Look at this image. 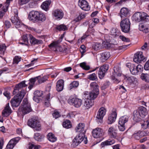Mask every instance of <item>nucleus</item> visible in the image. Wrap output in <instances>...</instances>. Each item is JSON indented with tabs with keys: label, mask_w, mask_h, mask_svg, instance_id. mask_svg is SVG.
<instances>
[{
	"label": "nucleus",
	"mask_w": 149,
	"mask_h": 149,
	"mask_svg": "<svg viewBox=\"0 0 149 149\" xmlns=\"http://www.w3.org/2000/svg\"><path fill=\"white\" fill-rule=\"evenodd\" d=\"M27 124L29 126L34 129V131H40L41 130V125L38 120L36 117L29 120Z\"/></svg>",
	"instance_id": "nucleus-3"
},
{
	"label": "nucleus",
	"mask_w": 149,
	"mask_h": 149,
	"mask_svg": "<svg viewBox=\"0 0 149 149\" xmlns=\"http://www.w3.org/2000/svg\"><path fill=\"white\" fill-rule=\"evenodd\" d=\"M130 11V10L126 8H122L120 10V17L122 18L127 16L129 15Z\"/></svg>",
	"instance_id": "nucleus-24"
},
{
	"label": "nucleus",
	"mask_w": 149,
	"mask_h": 149,
	"mask_svg": "<svg viewBox=\"0 0 149 149\" xmlns=\"http://www.w3.org/2000/svg\"><path fill=\"white\" fill-rule=\"evenodd\" d=\"M80 66L84 69L85 70H88L90 69V66L87 65L85 62L82 63L80 64Z\"/></svg>",
	"instance_id": "nucleus-51"
},
{
	"label": "nucleus",
	"mask_w": 149,
	"mask_h": 149,
	"mask_svg": "<svg viewBox=\"0 0 149 149\" xmlns=\"http://www.w3.org/2000/svg\"><path fill=\"white\" fill-rule=\"evenodd\" d=\"M90 86L92 91L89 94H86L93 96V97L96 98L99 93V86L95 82L91 83Z\"/></svg>",
	"instance_id": "nucleus-7"
},
{
	"label": "nucleus",
	"mask_w": 149,
	"mask_h": 149,
	"mask_svg": "<svg viewBox=\"0 0 149 149\" xmlns=\"http://www.w3.org/2000/svg\"><path fill=\"white\" fill-rule=\"evenodd\" d=\"M102 44L99 42L94 43L93 46V49L96 51L102 48Z\"/></svg>",
	"instance_id": "nucleus-47"
},
{
	"label": "nucleus",
	"mask_w": 149,
	"mask_h": 149,
	"mask_svg": "<svg viewBox=\"0 0 149 149\" xmlns=\"http://www.w3.org/2000/svg\"><path fill=\"white\" fill-rule=\"evenodd\" d=\"M115 142V141L114 139H108L102 142V145L103 146H110L113 144Z\"/></svg>",
	"instance_id": "nucleus-42"
},
{
	"label": "nucleus",
	"mask_w": 149,
	"mask_h": 149,
	"mask_svg": "<svg viewBox=\"0 0 149 149\" xmlns=\"http://www.w3.org/2000/svg\"><path fill=\"white\" fill-rule=\"evenodd\" d=\"M143 135H148V134L146 131L142 132L139 131L136 133H134L133 135V136L135 139L138 140Z\"/></svg>",
	"instance_id": "nucleus-27"
},
{
	"label": "nucleus",
	"mask_w": 149,
	"mask_h": 149,
	"mask_svg": "<svg viewBox=\"0 0 149 149\" xmlns=\"http://www.w3.org/2000/svg\"><path fill=\"white\" fill-rule=\"evenodd\" d=\"M78 5L81 9L85 11H88L90 9V7L85 0H79Z\"/></svg>",
	"instance_id": "nucleus-16"
},
{
	"label": "nucleus",
	"mask_w": 149,
	"mask_h": 149,
	"mask_svg": "<svg viewBox=\"0 0 149 149\" xmlns=\"http://www.w3.org/2000/svg\"><path fill=\"white\" fill-rule=\"evenodd\" d=\"M117 114L115 110L113 111L108 116L107 123L111 124L114 123L116 120Z\"/></svg>",
	"instance_id": "nucleus-19"
},
{
	"label": "nucleus",
	"mask_w": 149,
	"mask_h": 149,
	"mask_svg": "<svg viewBox=\"0 0 149 149\" xmlns=\"http://www.w3.org/2000/svg\"><path fill=\"white\" fill-rule=\"evenodd\" d=\"M56 28L57 30L59 31H65L67 30L68 29V27L63 24L57 26Z\"/></svg>",
	"instance_id": "nucleus-44"
},
{
	"label": "nucleus",
	"mask_w": 149,
	"mask_h": 149,
	"mask_svg": "<svg viewBox=\"0 0 149 149\" xmlns=\"http://www.w3.org/2000/svg\"><path fill=\"white\" fill-rule=\"evenodd\" d=\"M21 58L18 56H15L13 59V63L17 64L21 61Z\"/></svg>",
	"instance_id": "nucleus-57"
},
{
	"label": "nucleus",
	"mask_w": 149,
	"mask_h": 149,
	"mask_svg": "<svg viewBox=\"0 0 149 149\" xmlns=\"http://www.w3.org/2000/svg\"><path fill=\"white\" fill-rule=\"evenodd\" d=\"M140 114L139 111L135 110L134 111L133 115L134 116L133 119L134 120L136 121H138L141 118Z\"/></svg>",
	"instance_id": "nucleus-37"
},
{
	"label": "nucleus",
	"mask_w": 149,
	"mask_h": 149,
	"mask_svg": "<svg viewBox=\"0 0 149 149\" xmlns=\"http://www.w3.org/2000/svg\"><path fill=\"white\" fill-rule=\"evenodd\" d=\"M68 102L70 104L73 105L75 107L77 108L79 107L81 105L82 103L81 100L77 98L69 99Z\"/></svg>",
	"instance_id": "nucleus-11"
},
{
	"label": "nucleus",
	"mask_w": 149,
	"mask_h": 149,
	"mask_svg": "<svg viewBox=\"0 0 149 149\" xmlns=\"http://www.w3.org/2000/svg\"><path fill=\"white\" fill-rule=\"evenodd\" d=\"M130 25V22L129 19L128 18L123 19L120 24L121 31L125 33H128L129 32Z\"/></svg>",
	"instance_id": "nucleus-5"
},
{
	"label": "nucleus",
	"mask_w": 149,
	"mask_h": 149,
	"mask_svg": "<svg viewBox=\"0 0 149 149\" xmlns=\"http://www.w3.org/2000/svg\"><path fill=\"white\" fill-rule=\"evenodd\" d=\"M40 147V146H37L32 143H30L29 144V149H38Z\"/></svg>",
	"instance_id": "nucleus-53"
},
{
	"label": "nucleus",
	"mask_w": 149,
	"mask_h": 149,
	"mask_svg": "<svg viewBox=\"0 0 149 149\" xmlns=\"http://www.w3.org/2000/svg\"><path fill=\"white\" fill-rule=\"evenodd\" d=\"M52 15L55 17L56 19L59 20L63 17L64 15V13L61 10L57 9L53 12Z\"/></svg>",
	"instance_id": "nucleus-17"
},
{
	"label": "nucleus",
	"mask_w": 149,
	"mask_h": 149,
	"mask_svg": "<svg viewBox=\"0 0 149 149\" xmlns=\"http://www.w3.org/2000/svg\"><path fill=\"white\" fill-rule=\"evenodd\" d=\"M120 38L123 41L128 42H130V39L123 36H119Z\"/></svg>",
	"instance_id": "nucleus-63"
},
{
	"label": "nucleus",
	"mask_w": 149,
	"mask_h": 149,
	"mask_svg": "<svg viewBox=\"0 0 149 149\" xmlns=\"http://www.w3.org/2000/svg\"><path fill=\"white\" fill-rule=\"evenodd\" d=\"M45 137V136L43 134H41L38 133H36L35 134L34 138L38 141H41Z\"/></svg>",
	"instance_id": "nucleus-36"
},
{
	"label": "nucleus",
	"mask_w": 149,
	"mask_h": 149,
	"mask_svg": "<svg viewBox=\"0 0 149 149\" xmlns=\"http://www.w3.org/2000/svg\"><path fill=\"white\" fill-rule=\"evenodd\" d=\"M29 0H19L18 3L20 5H22L28 3Z\"/></svg>",
	"instance_id": "nucleus-61"
},
{
	"label": "nucleus",
	"mask_w": 149,
	"mask_h": 149,
	"mask_svg": "<svg viewBox=\"0 0 149 149\" xmlns=\"http://www.w3.org/2000/svg\"><path fill=\"white\" fill-rule=\"evenodd\" d=\"M103 135V130L100 128H97L93 130L92 135L95 138L101 137Z\"/></svg>",
	"instance_id": "nucleus-18"
},
{
	"label": "nucleus",
	"mask_w": 149,
	"mask_h": 149,
	"mask_svg": "<svg viewBox=\"0 0 149 149\" xmlns=\"http://www.w3.org/2000/svg\"><path fill=\"white\" fill-rule=\"evenodd\" d=\"M64 85V81L62 79L58 80L56 84V90L58 92L62 91Z\"/></svg>",
	"instance_id": "nucleus-25"
},
{
	"label": "nucleus",
	"mask_w": 149,
	"mask_h": 149,
	"mask_svg": "<svg viewBox=\"0 0 149 149\" xmlns=\"http://www.w3.org/2000/svg\"><path fill=\"white\" fill-rule=\"evenodd\" d=\"M86 16V14L84 13L79 14L78 16L77 17L74 19V21L77 22L82 19L84 18Z\"/></svg>",
	"instance_id": "nucleus-50"
},
{
	"label": "nucleus",
	"mask_w": 149,
	"mask_h": 149,
	"mask_svg": "<svg viewBox=\"0 0 149 149\" xmlns=\"http://www.w3.org/2000/svg\"><path fill=\"white\" fill-rule=\"evenodd\" d=\"M100 55V59L103 62H104L107 60L110 56V53L107 52L101 53Z\"/></svg>",
	"instance_id": "nucleus-26"
},
{
	"label": "nucleus",
	"mask_w": 149,
	"mask_h": 149,
	"mask_svg": "<svg viewBox=\"0 0 149 149\" xmlns=\"http://www.w3.org/2000/svg\"><path fill=\"white\" fill-rule=\"evenodd\" d=\"M141 126L144 130L149 127V120L146 121H144L143 122L141 123Z\"/></svg>",
	"instance_id": "nucleus-52"
},
{
	"label": "nucleus",
	"mask_w": 149,
	"mask_h": 149,
	"mask_svg": "<svg viewBox=\"0 0 149 149\" xmlns=\"http://www.w3.org/2000/svg\"><path fill=\"white\" fill-rule=\"evenodd\" d=\"M106 109L104 107H101L99 109L96 118L97 119L100 120L99 121L100 123L102 122V119L106 114Z\"/></svg>",
	"instance_id": "nucleus-15"
},
{
	"label": "nucleus",
	"mask_w": 149,
	"mask_h": 149,
	"mask_svg": "<svg viewBox=\"0 0 149 149\" xmlns=\"http://www.w3.org/2000/svg\"><path fill=\"white\" fill-rule=\"evenodd\" d=\"M11 113L12 110L9 106V103H8L2 112V115L3 117H7L9 116Z\"/></svg>",
	"instance_id": "nucleus-20"
},
{
	"label": "nucleus",
	"mask_w": 149,
	"mask_h": 149,
	"mask_svg": "<svg viewBox=\"0 0 149 149\" xmlns=\"http://www.w3.org/2000/svg\"><path fill=\"white\" fill-rule=\"evenodd\" d=\"M48 139L50 141L54 142L57 140L56 137L52 133H49L47 136Z\"/></svg>",
	"instance_id": "nucleus-33"
},
{
	"label": "nucleus",
	"mask_w": 149,
	"mask_h": 149,
	"mask_svg": "<svg viewBox=\"0 0 149 149\" xmlns=\"http://www.w3.org/2000/svg\"><path fill=\"white\" fill-rule=\"evenodd\" d=\"M85 137V134L84 133H79L76 135L73 140L72 145L74 147L77 146L83 141Z\"/></svg>",
	"instance_id": "nucleus-8"
},
{
	"label": "nucleus",
	"mask_w": 149,
	"mask_h": 149,
	"mask_svg": "<svg viewBox=\"0 0 149 149\" xmlns=\"http://www.w3.org/2000/svg\"><path fill=\"white\" fill-rule=\"evenodd\" d=\"M37 79L39 84H40L45 81L47 79L48 77L46 76L42 77L41 76L37 77Z\"/></svg>",
	"instance_id": "nucleus-38"
},
{
	"label": "nucleus",
	"mask_w": 149,
	"mask_h": 149,
	"mask_svg": "<svg viewBox=\"0 0 149 149\" xmlns=\"http://www.w3.org/2000/svg\"><path fill=\"white\" fill-rule=\"evenodd\" d=\"M32 110L30 104L27 98H24L21 105L19 107L17 111L18 115H23L29 113Z\"/></svg>",
	"instance_id": "nucleus-1"
},
{
	"label": "nucleus",
	"mask_w": 149,
	"mask_h": 149,
	"mask_svg": "<svg viewBox=\"0 0 149 149\" xmlns=\"http://www.w3.org/2000/svg\"><path fill=\"white\" fill-rule=\"evenodd\" d=\"M6 48V46L5 44L0 45V54H4Z\"/></svg>",
	"instance_id": "nucleus-54"
},
{
	"label": "nucleus",
	"mask_w": 149,
	"mask_h": 149,
	"mask_svg": "<svg viewBox=\"0 0 149 149\" xmlns=\"http://www.w3.org/2000/svg\"><path fill=\"white\" fill-rule=\"evenodd\" d=\"M126 66L129 69L131 73L135 75L138 74L143 68V66L141 65L136 66L134 64L130 63H127Z\"/></svg>",
	"instance_id": "nucleus-4"
},
{
	"label": "nucleus",
	"mask_w": 149,
	"mask_h": 149,
	"mask_svg": "<svg viewBox=\"0 0 149 149\" xmlns=\"http://www.w3.org/2000/svg\"><path fill=\"white\" fill-rule=\"evenodd\" d=\"M140 17L141 20H145L146 19H147L148 16H147V14L143 12L140 13Z\"/></svg>",
	"instance_id": "nucleus-55"
},
{
	"label": "nucleus",
	"mask_w": 149,
	"mask_h": 149,
	"mask_svg": "<svg viewBox=\"0 0 149 149\" xmlns=\"http://www.w3.org/2000/svg\"><path fill=\"white\" fill-rule=\"evenodd\" d=\"M37 17L36 22L39 21L43 22L46 19V17L45 15L43 13L38 11Z\"/></svg>",
	"instance_id": "nucleus-29"
},
{
	"label": "nucleus",
	"mask_w": 149,
	"mask_h": 149,
	"mask_svg": "<svg viewBox=\"0 0 149 149\" xmlns=\"http://www.w3.org/2000/svg\"><path fill=\"white\" fill-rule=\"evenodd\" d=\"M128 119V117L127 116H124L120 118L118 122L119 125H124L126 123Z\"/></svg>",
	"instance_id": "nucleus-39"
},
{
	"label": "nucleus",
	"mask_w": 149,
	"mask_h": 149,
	"mask_svg": "<svg viewBox=\"0 0 149 149\" xmlns=\"http://www.w3.org/2000/svg\"><path fill=\"white\" fill-rule=\"evenodd\" d=\"M114 75L116 77H120L121 75L120 68L118 66L115 67L114 68Z\"/></svg>",
	"instance_id": "nucleus-34"
},
{
	"label": "nucleus",
	"mask_w": 149,
	"mask_h": 149,
	"mask_svg": "<svg viewBox=\"0 0 149 149\" xmlns=\"http://www.w3.org/2000/svg\"><path fill=\"white\" fill-rule=\"evenodd\" d=\"M88 78L90 80H95L97 79V77L95 74L93 73L89 75Z\"/></svg>",
	"instance_id": "nucleus-60"
},
{
	"label": "nucleus",
	"mask_w": 149,
	"mask_h": 149,
	"mask_svg": "<svg viewBox=\"0 0 149 149\" xmlns=\"http://www.w3.org/2000/svg\"><path fill=\"white\" fill-rule=\"evenodd\" d=\"M140 16V13L137 12L133 15V18L135 21L138 22H139L141 21Z\"/></svg>",
	"instance_id": "nucleus-48"
},
{
	"label": "nucleus",
	"mask_w": 149,
	"mask_h": 149,
	"mask_svg": "<svg viewBox=\"0 0 149 149\" xmlns=\"http://www.w3.org/2000/svg\"><path fill=\"white\" fill-rule=\"evenodd\" d=\"M62 125L63 127L67 129L71 127V123L69 120H66L64 121Z\"/></svg>",
	"instance_id": "nucleus-49"
},
{
	"label": "nucleus",
	"mask_w": 149,
	"mask_h": 149,
	"mask_svg": "<svg viewBox=\"0 0 149 149\" xmlns=\"http://www.w3.org/2000/svg\"><path fill=\"white\" fill-rule=\"evenodd\" d=\"M26 86L27 85L25 84V82L24 81H22L19 84L17 85L13 91V94L15 95L17 93L19 94L22 93V92H21L22 90H23L26 93L25 91L22 88L26 87Z\"/></svg>",
	"instance_id": "nucleus-9"
},
{
	"label": "nucleus",
	"mask_w": 149,
	"mask_h": 149,
	"mask_svg": "<svg viewBox=\"0 0 149 149\" xmlns=\"http://www.w3.org/2000/svg\"><path fill=\"white\" fill-rule=\"evenodd\" d=\"M124 79L128 84H136L137 83V79L135 77L130 75H124Z\"/></svg>",
	"instance_id": "nucleus-12"
},
{
	"label": "nucleus",
	"mask_w": 149,
	"mask_h": 149,
	"mask_svg": "<svg viewBox=\"0 0 149 149\" xmlns=\"http://www.w3.org/2000/svg\"><path fill=\"white\" fill-rule=\"evenodd\" d=\"M20 139V138L19 137H17L11 139L10 141V143H12L15 145Z\"/></svg>",
	"instance_id": "nucleus-56"
},
{
	"label": "nucleus",
	"mask_w": 149,
	"mask_h": 149,
	"mask_svg": "<svg viewBox=\"0 0 149 149\" xmlns=\"http://www.w3.org/2000/svg\"><path fill=\"white\" fill-rule=\"evenodd\" d=\"M85 125L83 123H79L75 128V130L76 132L84 133L85 132L84 130Z\"/></svg>",
	"instance_id": "nucleus-28"
},
{
	"label": "nucleus",
	"mask_w": 149,
	"mask_h": 149,
	"mask_svg": "<svg viewBox=\"0 0 149 149\" xmlns=\"http://www.w3.org/2000/svg\"><path fill=\"white\" fill-rule=\"evenodd\" d=\"M37 78L36 77L34 78H32L29 79V84L30 85L28 87V88L29 90H31L33 87L35 81H37Z\"/></svg>",
	"instance_id": "nucleus-43"
},
{
	"label": "nucleus",
	"mask_w": 149,
	"mask_h": 149,
	"mask_svg": "<svg viewBox=\"0 0 149 149\" xmlns=\"http://www.w3.org/2000/svg\"><path fill=\"white\" fill-rule=\"evenodd\" d=\"M61 42V41L60 40L54 41L50 44L49 46L50 48L54 47L56 50H58L59 51L61 52L62 50L61 49V48L59 45Z\"/></svg>",
	"instance_id": "nucleus-21"
},
{
	"label": "nucleus",
	"mask_w": 149,
	"mask_h": 149,
	"mask_svg": "<svg viewBox=\"0 0 149 149\" xmlns=\"http://www.w3.org/2000/svg\"><path fill=\"white\" fill-rule=\"evenodd\" d=\"M139 29L140 31H142L145 33L149 32V29L144 24H141L139 25Z\"/></svg>",
	"instance_id": "nucleus-40"
},
{
	"label": "nucleus",
	"mask_w": 149,
	"mask_h": 149,
	"mask_svg": "<svg viewBox=\"0 0 149 149\" xmlns=\"http://www.w3.org/2000/svg\"><path fill=\"white\" fill-rule=\"evenodd\" d=\"M16 12L15 16L11 17V21L12 23L16 26V27H20L22 26V24L18 18L17 11H16Z\"/></svg>",
	"instance_id": "nucleus-14"
},
{
	"label": "nucleus",
	"mask_w": 149,
	"mask_h": 149,
	"mask_svg": "<svg viewBox=\"0 0 149 149\" xmlns=\"http://www.w3.org/2000/svg\"><path fill=\"white\" fill-rule=\"evenodd\" d=\"M30 34H26L24 35L22 37V40L24 41V42H20L19 44L22 45H28L29 44L28 39L29 38H30Z\"/></svg>",
	"instance_id": "nucleus-31"
},
{
	"label": "nucleus",
	"mask_w": 149,
	"mask_h": 149,
	"mask_svg": "<svg viewBox=\"0 0 149 149\" xmlns=\"http://www.w3.org/2000/svg\"><path fill=\"white\" fill-rule=\"evenodd\" d=\"M22 93L17 94L11 100L10 103L13 107H17L20 104L22 99L25 95V93L23 90L22 91Z\"/></svg>",
	"instance_id": "nucleus-2"
},
{
	"label": "nucleus",
	"mask_w": 149,
	"mask_h": 149,
	"mask_svg": "<svg viewBox=\"0 0 149 149\" xmlns=\"http://www.w3.org/2000/svg\"><path fill=\"white\" fill-rule=\"evenodd\" d=\"M114 75L116 77H120L121 75L120 68L118 66L115 67L114 68Z\"/></svg>",
	"instance_id": "nucleus-35"
},
{
	"label": "nucleus",
	"mask_w": 149,
	"mask_h": 149,
	"mask_svg": "<svg viewBox=\"0 0 149 149\" xmlns=\"http://www.w3.org/2000/svg\"><path fill=\"white\" fill-rule=\"evenodd\" d=\"M79 85V82L77 81H74L70 84L69 88L70 90L76 88L78 87Z\"/></svg>",
	"instance_id": "nucleus-41"
},
{
	"label": "nucleus",
	"mask_w": 149,
	"mask_h": 149,
	"mask_svg": "<svg viewBox=\"0 0 149 149\" xmlns=\"http://www.w3.org/2000/svg\"><path fill=\"white\" fill-rule=\"evenodd\" d=\"M51 3V1H45L41 5V8L45 11L49 9V6L50 5Z\"/></svg>",
	"instance_id": "nucleus-32"
},
{
	"label": "nucleus",
	"mask_w": 149,
	"mask_h": 149,
	"mask_svg": "<svg viewBox=\"0 0 149 149\" xmlns=\"http://www.w3.org/2000/svg\"><path fill=\"white\" fill-rule=\"evenodd\" d=\"M141 78L143 80L146 82H149V75L147 73H142Z\"/></svg>",
	"instance_id": "nucleus-45"
},
{
	"label": "nucleus",
	"mask_w": 149,
	"mask_h": 149,
	"mask_svg": "<svg viewBox=\"0 0 149 149\" xmlns=\"http://www.w3.org/2000/svg\"><path fill=\"white\" fill-rule=\"evenodd\" d=\"M38 11H32L30 12L28 15L29 19L33 22H36V18L38 15Z\"/></svg>",
	"instance_id": "nucleus-22"
},
{
	"label": "nucleus",
	"mask_w": 149,
	"mask_h": 149,
	"mask_svg": "<svg viewBox=\"0 0 149 149\" xmlns=\"http://www.w3.org/2000/svg\"><path fill=\"white\" fill-rule=\"evenodd\" d=\"M29 39L31 45L39 44L42 42V40L36 39L31 35L30 36Z\"/></svg>",
	"instance_id": "nucleus-30"
},
{
	"label": "nucleus",
	"mask_w": 149,
	"mask_h": 149,
	"mask_svg": "<svg viewBox=\"0 0 149 149\" xmlns=\"http://www.w3.org/2000/svg\"><path fill=\"white\" fill-rule=\"evenodd\" d=\"M141 117L144 118L147 115L148 113L145 108L141 109L139 110Z\"/></svg>",
	"instance_id": "nucleus-46"
},
{
	"label": "nucleus",
	"mask_w": 149,
	"mask_h": 149,
	"mask_svg": "<svg viewBox=\"0 0 149 149\" xmlns=\"http://www.w3.org/2000/svg\"><path fill=\"white\" fill-rule=\"evenodd\" d=\"M15 145L10 141L6 146L7 149H13Z\"/></svg>",
	"instance_id": "nucleus-64"
},
{
	"label": "nucleus",
	"mask_w": 149,
	"mask_h": 149,
	"mask_svg": "<svg viewBox=\"0 0 149 149\" xmlns=\"http://www.w3.org/2000/svg\"><path fill=\"white\" fill-rule=\"evenodd\" d=\"M53 116L54 118L56 119L60 116V115L59 112L56 111H55L53 114Z\"/></svg>",
	"instance_id": "nucleus-62"
},
{
	"label": "nucleus",
	"mask_w": 149,
	"mask_h": 149,
	"mask_svg": "<svg viewBox=\"0 0 149 149\" xmlns=\"http://www.w3.org/2000/svg\"><path fill=\"white\" fill-rule=\"evenodd\" d=\"M133 60L137 63H140L144 60L145 61V58L143 55L142 52H139L135 53L134 56Z\"/></svg>",
	"instance_id": "nucleus-10"
},
{
	"label": "nucleus",
	"mask_w": 149,
	"mask_h": 149,
	"mask_svg": "<svg viewBox=\"0 0 149 149\" xmlns=\"http://www.w3.org/2000/svg\"><path fill=\"white\" fill-rule=\"evenodd\" d=\"M109 68L108 65H104L101 67L98 72L99 77L100 79H102L104 76L105 73Z\"/></svg>",
	"instance_id": "nucleus-13"
},
{
	"label": "nucleus",
	"mask_w": 149,
	"mask_h": 149,
	"mask_svg": "<svg viewBox=\"0 0 149 149\" xmlns=\"http://www.w3.org/2000/svg\"><path fill=\"white\" fill-rule=\"evenodd\" d=\"M108 133L111 138H115L116 136L117 130L113 127L111 126L109 128Z\"/></svg>",
	"instance_id": "nucleus-23"
},
{
	"label": "nucleus",
	"mask_w": 149,
	"mask_h": 149,
	"mask_svg": "<svg viewBox=\"0 0 149 149\" xmlns=\"http://www.w3.org/2000/svg\"><path fill=\"white\" fill-rule=\"evenodd\" d=\"M76 114V113L75 111L70 112L67 114V117L69 118H73L75 116Z\"/></svg>",
	"instance_id": "nucleus-58"
},
{
	"label": "nucleus",
	"mask_w": 149,
	"mask_h": 149,
	"mask_svg": "<svg viewBox=\"0 0 149 149\" xmlns=\"http://www.w3.org/2000/svg\"><path fill=\"white\" fill-rule=\"evenodd\" d=\"M85 100L83 107L85 109H88L93 105L94 100L96 98L86 94L85 95Z\"/></svg>",
	"instance_id": "nucleus-6"
},
{
	"label": "nucleus",
	"mask_w": 149,
	"mask_h": 149,
	"mask_svg": "<svg viewBox=\"0 0 149 149\" xmlns=\"http://www.w3.org/2000/svg\"><path fill=\"white\" fill-rule=\"evenodd\" d=\"M42 94V92L41 91H35L34 93V96H37L38 97H41Z\"/></svg>",
	"instance_id": "nucleus-59"
}]
</instances>
